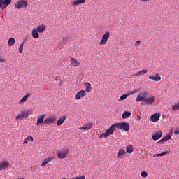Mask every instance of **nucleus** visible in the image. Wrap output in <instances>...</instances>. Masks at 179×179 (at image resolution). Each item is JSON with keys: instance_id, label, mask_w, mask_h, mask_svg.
Returning a JSON list of instances; mask_svg holds the SVG:
<instances>
[{"instance_id": "nucleus-23", "label": "nucleus", "mask_w": 179, "mask_h": 179, "mask_svg": "<svg viewBox=\"0 0 179 179\" xmlns=\"http://www.w3.org/2000/svg\"><path fill=\"white\" fill-rule=\"evenodd\" d=\"M162 131H159L157 133H155L153 136H152V139L153 141H159V139H160V138H162Z\"/></svg>"}, {"instance_id": "nucleus-14", "label": "nucleus", "mask_w": 179, "mask_h": 179, "mask_svg": "<svg viewBox=\"0 0 179 179\" xmlns=\"http://www.w3.org/2000/svg\"><path fill=\"white\" fill-rule=\"evenodd\" d=\"M31 96V93H27L22 99L20 100V101L18 102V104H20V106H22V104H24L27 101V99H29V97H30Z\"/></svg>"}, {"instance_id": "nucleus-37", "label": "nucleus", "mask_w": 179, "mask_h": 179, "mask_svg": "<svg viewBox=\"0 0 179 179\" xmlns=\"http://www.w3.org/2000/svg\"><path fill=\"white\" fill-rule=\"evenodd\" d=\"M141 177H143V178H146V177H148V172L142 171L141 172Z\"/></svg>"}, {"instance_id": "nucleus-27", "label": "nucleus", "mask_w": 179, "mask_h": 179, "mask_svg": "<svg viewBox=\"0 0 179 179\" xmlns=\"http://www.w3.org/2000/svg\"><path fill=\"white\" fill-rule=\"evenodd\" d=\"M15 43H16L15 38H10L7 42V44L8 47H13V45H15Z\"/></svg>"}, {"instance_id": "nucleus-11", "label": "nucleus", "mask_w": 179, "mask_h": 179, "mask_svg": "<svg viewBox=\"0 0 179 179\" xmlns=\"http://www.w3.org/2000/svg\"><path fill=\"white\" fill-rule=\"evenodd\" d=\"M117 128V126L115 125V123L112 124L109 129H108L105 133L106 134L107 136L109 137L110 135H113L114 134V131H115V129Z\"/></svg>"}, {"instance_id": "nucleus-36", "label": "nucleus", "mask_w": 179, "mask_h": 179, "mask_svg": "<svg viewBox=\"0 0 179 179\" xmlns=\"http://www.w3.org/2000/svg\"><path fill=\"white\" fill-rule=\"evenodd\" d=\"M23 47H24V45L21 43L20 47H19V52H20V54L23 53Z\"/></svg>"}, {"instance_id": "nucleus-18", "label": "nucleus", "mask_w": 179, "mask_h": 179, "mask_svg": "<svg viewBox=\"0 0 179 179\" xmlns=\"http://www.w3.org/2000/svg\"><path fill=\"white\" fill-rule=\"evenodd\" d=\"M150 120L152 122H157L160 120V113H154L150 116Z\"/></svg>"}, {"instance_id": "nucleus-12", "label": "nucleus", "mask_w": 179, "mask_h": 179, "mask_svg": "<svg viewBox=\"0 0 179 179\" xmlns=\"http://www.w3.org/2000/svg\"><path fill=\"white\" fill-rule=\"evenodd\" d=\"M93 127L92 122H88L87 124H85L84 126L79 128L80 131H90V129H92V127Z\"/></svg>"}, {"instance_id": "nucleus-43", "label": "nucleus", "mask_w": 179, "mask_h": 179, "mask_svg": "<svg viewBox=\"0 0 179 179\" xmlns=\"http://www.w3.org/2000/svg\"><path fill=\"white\" fill-rule=\"evenodd\" d=\"M27 143H29V141L25 138V141L23 142V145H27Z\"/></svg>"}, {"instance_id": "nucleus-21", "label": "nucleus", "mask_w": 179, "mask_h": 179, "mask_svg": "<svg viewBox=\"0 0 179 179\" xmlns=\"http://www.w3.org/2000/svg\"><path fill=\"white\" fill-rule=\"evenodd\" d=\"M45 29H47L45 24H41L37 26L36 30L38 31V32L39 33H44L45 31Z\"/></svg>"}, {"instance_id": "nucleus-45", "label": "nucleus", "mask_w": 179, "mask_h": 179, "mask_svg": "<svg viewBox=\"0 0 179 179\" xmlns=\"http://www.w3.org/2000/svg\"><path fill=\"white\" fill-rule=\"evenodd\" d=\"M137 120H138V121H141V117L140 115H137Z\"/></svg>"}, {"instance_id": "nucleus-4", "label": "nucleus", "mask_w": 179, "mask_h": 179, "mask_svg": "<svg viewBox=\"0 0 179 179\" xmlns=\"http://www.w3.org/2000/svg\"><path fill=\"white\" fill-rule=\"evenodd\" d=\"M110 31H106L102 36L101 40L99 42V45H106L107 44V41L110 38Z\"/></svg>"}, {"instance_id": "nucleus-17", "label": "nucleus", "mask_w": 179, "mask_h": 179, "mask_svg": "<svg viewBox=\"0 0 179 179\" xmlns=\"http://www.w3.org/2000/svg\"><path fill=\"white\" fill-rule=\"evenodd\" d=\"M9 167V162L8 161H3L0 162V171L1 170H6Z\"/></svg>"}, {"instance_id": "nucleus-8", "label": "nucleus", "mask_w": 179, "mask_h": 179, "mask_svg": "<svg viewBox=\"0 0 179 179\" xmlns=\"http://www.w3.org/2000/svg\"><path fill=\"white\" fill-rule=\"evenodd\" d=\"M68 153H69V150L64 148L62 151L57 152V157L58 159H65V157L68 156Z\"/></svg>"}, {"instance_id": "nucleus-28", "label": "nucleus", "mask_w": 179, "mask_h": 179, "mask_svg": "<svg viewBox=\"0 0 179 179\" xmlns=\"http://www.w3.org/2000/svg\"><path fill=\"white\" fill-rule=\"evenodd\" d=\"M38 31L36 30V29H32V37L33 38H38V37H40V34H38Z\"/></svg>"}, {"instance_id": "nucleus-15", "label": "nucleus", "mask_w": 179, "mask_h": 179, "mask_svg": "<svg viewBox=\"0 0 179 179\" xmlns=\"http://www.w3.org/2000/svg\"><path fill=\"white\" fill-rule=\"evenodd\" d=\"M65 121H66V115H63L57 120V122L56 123L57 126L61 127V125H62V124H64L65 122Z\"/></svg>"}, {"instance_id": "nucleus-39", "label": "nucleus", "mask_w": 179, "mask_h": 179, "mask_svg": "<svg viewBox=\"0 0 179 179\" xmlns=\"http://www.w3.org/2000/svg\"><path fill=\"white\" fill-rule=\"evenodd\" d=\"M27 141H29V142H33V141H34V139L33 138V136H27L26 138Z\"/></svg>"}, {"instance_id": "nucleus-29", "label": "nucleus", "mask_w": 179, "mask_h": 179, "mask_svg": "<svg viewBox=\"0 0 179 179\" xmlns=\"http://www.w3.org/2000/svg\"><path fill=\"white\" fill-rule=\"evenodd\" d=\"M130 115H131V112L124 111L122 114V119L127 120V118H129Z\"/></svg>"}, {"instance_id": "nucleus-9", "label": "nucleus", "mask_w": 179, "mask_h": 179, "mask_svg": "<svg viewBox=\"0 0 179 179\" xmlns=\"http://www.w3.org/2000/svg\"><path fill=\"white\" fill-rule=\"evenodd\" d=\"M44 118H45V114L38 116L36 122L37 127H40V125H45V124L44 123Z\"/></svg>"}, {"instance_id": "nucleus-19", "label": "nucleus", "mask_w": 179, "mask_h": 179, "mask_svg": "<svg viewBox=\"0 0 179 179\" xmlns=\"http://www.w3.org/2000/svg\"><path fill=\"white\" fill-rule=\"evenodd\" d=\"M54 160V157H48V158L45 159L41 163V167H44V166H47L48 163L52 162Z\"/></svg>"}, {"instance_id": "nucleus-7", "label": "nucleus", "mask_w": 179, "mask_h": 179, "mask_svg": "<svg viewBox=\"0 0 179 179\" xmlns=\"http://www.w3.org/2000/svg\"><path fill=\"white\" fill-rule=\"evenodd\" d=\"M57 121L56 115H50L48 117L45 119L44 124L45 125H50V124H54Z\"/></svg>"}, {"instance_id": "nucleus-2", "label": "nucleus", "mask_w": 179, "mask_h": 179, "mask_svg": "<svg viewBox=\"0 0 179 179\" xmlns=\"http://www.w3.org/2000/svg\"><path fill=\"white\" fill-rule=\"evenodd\" d=\"M27 6H28V3H27V1L26 0H19L14 5L15 9H18V10L26 9L27 8Z\"/></svg>"}, {"instance_id": "nucleus-6", "label": "nucleus", "mask_w": 179, "mask_h": 179, "mask_svg": "<svg viewBox=\"0 0 179 179\" xmlns=\"http://www.w3.org/2000/svg\"><path fill=\"white\" fill-rule=\"evenodd\" d=\"M12 3V0H0V9L4 10Z\"/></svg>"}, {"instance_id": "nucleus-40", "label": "nucleus", "mask_w": 179, "mask_h": 179, "mask_svg": "<svg viewBox=\"0 0 179 179\" xmlns=\"http://www.w3.org/2000/svg\"><path fill=\"white\" fill-rule=\"evenodd\" d=\"M27 40H29V37H26L22 42L21 43V44H23L24 45V44H26Z\"/></svg>"}, {"instance_id": "nucleus-38", "label": "nucleus", "mask_w": 179, "mask_h": 179, "mask_svg": "<svg viewBox=\"0 0 179 179\" xmlns=\"http://www.w3.org/2000/svg\"><path fill=\"white\" fill-rule=\"evenodd\" d=\"M99 138H108L106 133H102L99 135Z\"/></svg>"}, {"instance_id": "nucleus-31", "label": "nucleus", "mask_w": 179, "mask_h": 179, "mask_svg": "<svg viewBox=\"0 0 179 179\" xmlns=\"http://www.w3.org/2000/svg\"><path fill=\"white\" fill-rule=\"evenodd\" d=\"M138 92H141V89H136V90L134 91H130L127 93V96H132L134 94H136Z\"/></svg>"}, {"instance_id": "nucleus-3", "label": "nucleus", "mask_w": 179, "mask_h": 179, "mask_svg": "<svg viewBox=\"0 0 179 179\" xmlns=\"http://www.w3.org/2000/svg\"><path fill=\"white\" fill-rule=\"evenodd\" d=\"M116 125V128L120 129L121 131H124L125 132H128L129 130V123L124 122L122 123H115Z\"/></svg>"}, {"instance_id": "nucleus-42", "label": "nucleus", "mask_w": 179, "mask_h": 179, "mask_svg": "<svg viewBox=\"0 0 179 179\" xmlns=\"http://www.w3.org/2000/svg\"><path fill=\"white\" fill-rule=\"evenodd\" d=\"M175 135H179V128H176L174 132Z\"/></svg>"}, {"instance_id": "nucleus-5", "label": "nucleus", "mask_w": 179, "mask_h": 179, "mask_svg": "<svg viewBox=\"0 0 179 179\" xmlns=\"http://www.w3.org/2000/svg\"><path fill=\"white\" fill-rule=\"evenodd\" d=\"M148 93L147 92V91L142 92L141 94H139L137 96V97L136 99V101L137 103H139V101L145 102V100H146V97H148Z\"/></svg>"}, {"instance_id": "nucleus-41", "label": "nucleus", "mask_w": 179, "mask_h": 179, "mask_svg": "<svg viewBox=\"0 0 179 179\" xmlns=\"http://www.w3.org/2000/svg\"><path fill=\"white\" fill-rule=\"evenodd\" d=\"M138 45H141V41H137L135 43V47H138Z\"/></svg>"}, {"instance_id": "nucleus-24", "label": "nucleus", "mask_w": 179, "mask_h": 179, "mask_svg": "<svg viewBox=\"0 0 179 179\" xmlns=\"http://www.w3.org/2000/svg\"><path fill=\"white\" fill-rule=\"evenodd\" d=\"M171 139V134H168L164 138L159 140L158 141V143H163V142H167V141H170Z\"/></svg>"}, {"instance_id": "nucleus-25", "label": "nucleus", "mask_w": 179, "mask_h": 179, "mask_svg": "<svg viewBox=\"0 0 179 179\" xmlns=\"http://www.w3.org/2000/svg\"><path fill=\"white\" fill-rule=\"evenodd\" d=\"M148 73L147 69H143L136 73L134 74V76H143V75H146Z\"/></svg>"}, {"instance_id": "nucleus-20", "label": "nucleus", "mask_w": 179, "mask_h": 179, "mask_svg": "<svg viewBox=\"0 0 179 179\" xmlns=\"http://www.w3.org/2000/svg\"><path fill=\"white\" fill-rule=\"evenodd\" d=\"M84 86L85 87V93H90V92H92V84H90V83H85Z\"/></svg>"}, {"instance_id": "nucleus-32", "label": "nucleus", "mask_w": 179, "mask_h": 179, "mask_svg": "<svg viewBox=\"0 0 179 179\" xmlns=\"http://www.w3.org/2000/svg\"><path fill=\"white\" fill-rule=\"evenodd\" d=\"M126 152L127 153H132V152H134V145H130L127 146L126 148Z\"/></svg>"}, {"instance_id": "nucleus-1", "label": "nucleus", "mask_w": 179, "mask_h": 179, "mask_svg": "<svg viewBox=\"0 0 179 179\" xmlns=\"http://www.w3.org/2000/svg\"><path fill=\"white\" fill-rule=\"evenodd\" d=\"M31 110H22L20 111V113L17 114L15 117V120H24V118H27L29 117V114H31Z\"/></svg>"}, {"instance_id": "nucleus-26", "label": "nucleus", "mask_w": 179, "mask_h": 179, "mask_svg": "<svg viewBox=\"0 0 179 179\" xmlns=\"http://www.w3.org/2000/svg\"><path fill=\"white\" fill-rule=\"evenodd\" d=\"M86 0H76L73 1L72 5L73 6H78V5H82V3H85Z\"/></svg>"}, {"instance_id": "nucleus-33", "label": "nucleus", "mask_w": 179, "mask_h": 179, "mask_svg": "<svg viewBox=\"0 0 179 179\" xmlns=\"http://www.w3.org/2000/svg\"><path fill=\"white\" fill-rule=\"evenodd\" d=\"M124 155H125V150H120L117 153V157L121 159V157L124 156Z\"/></svg>"}, {"instance_id": "nucleus-35", "label": "nucleus", "mask_w": 179, "mask_h": 179, "mask_svg": "<svg viewBox=\"0 0 179 179\" xmlns=\"http://www.w3.org/2000/svg\"><path fill=\"white\" fill-rule=\"evenodd\" d=\"M172 110H173V111H177V110H179V102H178L177 104L173 105V106H172Z\"/></svg>"}, {"instance_id": "nucleus-10", "label": "nucleus", "mask_w": 179, "mask_h": 179, "mask_svg": "<svg viewBox=\"0 0 179 179\" xmlns=\"http://www.w3.org/2000/svg\"><path fill=\"white\" fill-rule=\"evenodd\" d=\"M86 96V92L85 90H80L76 95H75V100H80L82 98Z\"/></svg>"}, {"instance_id": "nucleus-44", "label": "nucleus", "mask_w": 179, "mask_h": 179, "mask_svg": "<svg viewBox=\"0 0 179 179\" xmlns=\"http://www.w3.org/2000/svg\"><path fill=\"white\" fill-rule=\"evenodd\" d=\"M59 86H61V85H64V80H61V81L59 83Z\"/></svg>"}, {"instance_id": "nucleus-46", "label": "nucleus", "mask_w": 179, "mask_h": 179, "mask_svg": "<svg viewBox=\"0 0 179 179\" xmlns=\"http://www.w3.org/2000/svg\"><path fill=\"white\" fill-rule=\"evenodd\" d=\"M140 1H141V2H148V1H149V0H140Z\"/></svg>"}, {"instance_id": "nucleus-30", "label": "nucleus", "mask_w": 179, "mask_h": 179, "mask_svg": "<svg viewBox=\"0 0 179 179\" xmlns=\"http://www.w3.org/2000/svg\"><path fill=\"white\" fill-rule=\"evenodd\" d=\"M169 153H170V151H165V152H162L160 154L154 155V157H160L162 156H166V155H169Z\"/></svg>"}, {"instance_id": "nucleus-16", "label": "nucleus", "mask_w": 179, "mask_h": 179, "mask_svg": "<svg viewBox=\"0 0 179 179\" xmlns=\"http://www.w3.org/2000/svg\"><path fill=\"white\" fill-rule=\"evenodd\" d=\"M148 79L151 80H155V82H159L162 80V77H160V75H159V73H156L154 76H149Z\"/></svg>"}, {"instance_id": "nucleus-34", "label": "nucleus", "mask_w": 179, "mask_h": 179, "mask_svg": "<svg viewBox=\"0 0 179 179\" xmlns=\"http://www.w3.org/2000/svg\"><path fill=\"white\" fill-rule=\"evenodd\" d=\"M127 97H128L127 94H123L122 96L120 97L118 101H124V100H125V99H127Z\"/></svg>"}, {"instance_id": "nucleus-22", "label": "nucleus", "mask_w": 179, "mask_h": 179, "mask_svg": "<svg viewBox=\"0 0 179 179\" xmlns=\"http://www.w3.org/2000/svg\"><path fill=\"white\" fill-rule=\"evenodd\" d=\"M144 103H146L148 106H150L155 103V96H151L145 99Z\"/></svg>"}, {"instance_id": "nucleus-47", "label": "nucleus", "mask_w": 179, "mask_h": 179, "mask_svg": "<svg viewBox=\"0 0 179 179\" xmlns=\"http://www.w3.org/2000/svg\"><path fill=\"white\" fill-rule=\"evenodd\" d=\"M55 79V80H58L59 79V76L56 77Z\"/></svg>"}, {"instance_id": "nucleus-13", "label": "nucleus", "mask_w": 179, "mask_h": 179, "mask_svg": "<svg viewBox=\"0 0 179 179\" xmlns=\"http://www.w3.org/2000/svg\"><path fill=\"white\" fill-rule=\"evenodd\" d=\"M70 65L74 68H78L80 65V62L78 61L75 57L70 58Z\"/></svg>"}]
</instances>
